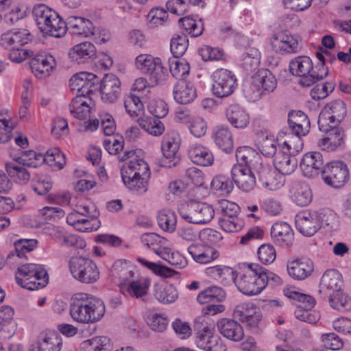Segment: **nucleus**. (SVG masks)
Wrapping results in <instances>:
<instances>
[{
  "instance_id": "39",
  "label": "nucleus",
  "mask_w": 351,
  "mask_h": 351,
  "mask_svg": "<svg viewBox=\"0 0 351 351\" xmlns=\"http://www.w3.org/2000/svg\"><path fill=\"white\" fill-rule=\"evenodd\" d=\"M136 274L134 266L123 259L116 261L110 269V276L119 279L121 283H126Z\"/></svg>"
},
{
  "instance_id": "64",
  "label": "nucleus",
  "mask_w": 351,
  "mask_h": 351,
  "mask_svg": "<svg viewBox=\"0 0 351 351\" xmlns=\"http://www.w3.org/2000/svg\"><path fill=\"white\" fill-rule=\"evenodd\" d=\"M302 135H297L293 133L287 134V138L283 142L282 149L291 155L299 153L303 147V141L301 138Z\"/></svg>"
},
{
  "instance_id": "60",
  "label": "nucleus",
  "mask_w": 351,
  "mask_h": 351,
  "mask_svg": "<svg viewBox=\"0 0 351 351\" xmlns=\"http://www.w3.org/2000/svg\"><path fill=\"white\" fill-rule=\"evenodd\" d=\"M233 181L224 175H218L213 178L211 188L222 195H226L233 190Z\"/></svg>"
},
{
  "instance_id": "62",
  "label": "nucleus",
  "mask_w": 351,
  "mask_h": 351,
  "mask_svg": "<svg viewBox=\"0 0 351 351\" xmlns=\"http://www.w3.org/2000/svg\"><path fill=\"white\" fill-rule=\"evenodd\" d=\"M49 21V29L46 32V35L60 38L64 36L66 32V22L64 21L59 14L55 12V17Z\"/></svg>"
},
{
  "instance_id": "51",
  "label": "nucleus",
  "mask_w": 351,
  "mask_h": 351,
  "mask_svg": "<svg viewBox=\"0 0 351 351\" xmlns=\"http://www.w3.org/2000/svg\"><path fill=\"white\" fill-rule=\"evenodd\" d=\"M329 302L332 308L345 312L351 309V298L343 291H334L330 295Z\"/></svg>"
},
{
  "instance_id": "44",
  "label": "nucleus",
  "mask_w": 351,
  "mask_h": 351,
  "mask_svg": "<svg viewBox=\"0 0 351 351\" xmlns=\"http://www.w3.org/2000/svg\"><path fill=\"white\" fill-rule=\"evenodd\" d=\"M62 346L61 336L52 332L47 335L40 340L36 347L32 348L29 351H60Z\"/></svg>"
},
{
  "instance_id": "20",
  "label": "nucleus",
  "mask_w": 351,
  "mask_h": 351,
  "mask_svg": "<svg viewBox=\"0 0 351 351\" xmlns=\"http://www.w3.org/2000/svg\"><path fill=\"white\" fill-rule=\"evenodd\" d=\"M180 147V138L178 134L172 133L166 136L162 143L163 154L162 165L172 167L176 165V154Z\"/></svg>"
},
{
  "instance_id": "31",
  "label": "nucleus",
  "mask_w": 351,
  "mask_h": 351,
  "mask_svg": "<svg viewBox=\"0 0 351 351\" xmlns=\"http://www.w3.org/2000/svg\"><path fill=\"white\" fill-rule=\"evenodd\" d=\"M289 193L293 202L298 206H306L311 202V191L305 182L297 180L291 182Z\"/></svg>"
},
{
  "instance_id": "61",
  "label": "nucleus",
  "mask_w": 351,
  "mask_h": 351,
  "mask_svg": "<svg viewBox=\"0 0 351 351\" xmlns=\"http://www.w3.org/2000/svg\"><path fill=\"white\" fill-rule=\"evenodd\" d=\"M137 261L142 265L151 270L154 274L162 278L171 277L174 271L165 265L147 261V259L138 257Z\"/></svg>"
},
{
  "instance_id": "59",
  "label": "nucleus",
  "mask_w": 351,
  "mask_h": 351,
  "mask_svg": "<svg viewBox=\"0 0 351 351\" xmlns=\"http://www.w3.org/2000/svg\"><path fill=\"white\" fill-rule=\"evenodd\" d=\"M140 125L145 131L153 136L161 135L165 131L163 123L156 117H149L142 119Z\"/></svg>"
},
{
  "instance_id": "12",
  "label": "nucleus",
  "mask_w": 351,
  "mask_h": 351,
  "mask_svg": "<svg viewBox=\"0 0 351 351\" xmlns=\"http://www.w3.org/2000/svg\"><path fill=\"white\" fill-rule=\"evenodd\" d=\"M212 91L219 98L231 95L237 87V79L230 71L225 69H217L212 75Z\"/></svg>"
},
{
  "instance_id": "55",
  "label": "nucleus",
  "mask_w": 351,
  "mask_h": 351,
  "mask_svg": "<svg viewBox=\"0 0 351 351\" xmlns=\"http://www.w3.org/2000/svg\"><path fill=\"white\" fill-rule=\"evenodd\" d=\"M124 106L126 112L132 117L140 116L144 110L143 104L140 99V96L130 94L124 98Z\"/></svg>"
},
{
  "instance_id": "54",
  "label": "nucleus",
  "mask_w": 351,
  "mask_h": 351,
  "mask_svg": "<svg viewBox=\"0 0 351 351\" xmlns=\"http://www.w3.org/2000/svg\"><path fill=\"white\" fill-rule=\"evenodd\" d=\"M169 67L172 75L180 80L183 79L182 77L188 75L190 71V66L188 62L184 59L176 57L169 59Z\"/></svg>"
},
{
  "instance_id": "9",
  "label": "nucleus",
  "mask_w": 351,
  "mask_h": 351,
  "mask_svg": "<svg viewBox=\"0 0 351 351\" xmlns=\"http://www.w3.org/2000/svg\"><path fill=\"white\" fill-rule=\"evenodd\" d=\"M134 65L139 72L148 75L150 80L155 84L166 79L167 69L163 66L161 59L158 57L148 53L139 54L136 57Z\"/></svg>"
},
{
  "instance_id": "15",
  "label": "nucleus",
  "mask_w": 351,
  "mask_h": 351,
  "mask_svg": "<svg viewBox=\"0 0 351 351\" xmlns=\"http://www.w3.org/2000/svg\"><path fill=\"white\" fill-rule=\"evenodd\" d=\"M256 172L243 164H235L231 169L232 180L236 186L245 192L251 191L256 183Z\"/></svg>"
},
{
  "instance_id": "52",
  "label": "nucleus",
  "mask_w": 351,
  "mask_h": 351,
  "mask_svg": "<svg viewBox=\"0 0 351 351\" xmlns=\"http://www.w3.org/2000/svg\"><path fill=\"white\" fill-rule=\"evenodd\" d=\"M261 54L256 48H248L241 57L242 66L247 71H255L261 63Z\"/></svg>"
},
{
  "instance_id": "38",
  "label": "nucleus",
  "mask_w": 351,
  "mask_h": 351,
  "mask_svg": "<svg viewBox=\"0 0 351 351\" xmlns=\"http://www.w3.org/2000/svg\"><path fill=\"white\" fill-rule=\"evenodd\" d=\"M70 58L78 64L84 63L96 56V48L90 42H83L75 45L69 51Z\"/></svg>"
},
{
  "instance_id": "63",
  "label": "nucleus",
  "mask_w": 351,
  "mask_h": 351,
  "mask_svg": "<svg viewBox=\"0 0 351 351\" xmlns=\"http://www.w3.org/2000/svg\"><path fill=\"white\" fill-rule=\"evenodd\" d=\"M188 128L191 134L197 138L204 136L208 129L206 121L201 117H193L188 121Z\"/></svg>"
},
{
  "instance_id": "25",
  "label": "nucleus",
  "mask_w": 351,
  "mask_h": 351,
  "mask_svg": "<svg viewBox=\"0 0 351 351\" xmlns=\"http://www.w3.org/2000/svg\"><path fill=\"white\" fill-rule=\"evenodd\" d=\"M173 94L176 101L180 104H190L197 97V91L193 84L184 79H180L176 82Z\"/></svg>"
},
{
  "instance_id": "14",
  "label": "nucleus",
  "mask_w": 351,
  "mask_h": 351,
  "mask_svg": "<svg viewBox=\"0 0 351 351\" xmlns=\"http://www.w3.org/2000/svg\"><path fill=\"white\" fill-rule=\"evenodd\" d=\"M318 210H305L295 215L296 229L305 237L313 236L321 228V217Z\"/></svg>"
},
{
  "instance_id": "41",
  "label": "nucleus",
  "mask_w": 351,
  "mask_h": 351,
  "mask_svg": "<svg viewBox=\"0 0 351 351\" xmlns=\"http://www.w3.org/2000/svg\"><path fill=\"white\" fill-rule=\"evenodd\" d=\"M212 137L217 146L222 151L229 153L232 150V136L228 127L223 125L217 127Z\"/></svg>"
},
{
  "instance_id": "45",
  "label": "nucleus",
  "mask_w": 351,
  "mask_h": 351,
  "mask_svg": "<svg viewBox=\"0 0 351 351\" xmlns=\"http://www.w3.org/2000/svg\"><path fill=\"white\" fill-rule=\"evenodd\" d=\"M141 242L159 256L160 252L165 250L167 244V240L165 238L153 232L143 234Z\"/></svg>"
},
{
  "instance_id": "35",
  "label": "nucleus",
  "mask_w": 351,
  "mask_h": 351,
  "mask_svg": "<svg viewBox=\"0 0 351 351\" xmlns=\"http://www.w3.org/2000/svg\"><path fill=\"white\" fill-rule=\"evenodd\" d=\"M273 162L276 169L283 176L292 173L298 165L296 159L282 149L274 157Z\"/></svg>"
},
{
  "instance_id": "16",
  "label": "nucleus",
  "mask_w": 351,
  "mask_h": 351,
  "mask_svg": "<svg viewBox=\"0 0 351 351\" xmlns=\"http://www.w3.org/2000/svg\"><path fill=\"white\" fill-rule=\"evenodd\" d=\"M254 171L263 187L269 191H276L285 184L284 176L267 165L262 162Z\"/></svg>"
},
{
  "instance_id": "13",
  "label": "nucleus",
  "mask_w": 351,
  "mask_h": 351,
  "mask_svg": "<svg viewBox=\"0 0 351 351\" xmlns=\"http://www.w3.org/2000/svg\"><path fill=\"white\" fill-rule=\"evenodd\" d=\"M322 178L327 185L336 189L341 188L349 180L348 167L341 161L332 162L322 169Z\"/></svg>"
},
{
  "instance_id": "8",
  "label": "nucleus",
  "mask_w": 351,
  "mask_h": 351,
  "mask_svg": "<svg viewBox=\"0 0 351 351\" xmlns=\"http://www.w3.org/2000/svg\"><path fill=\"white\" fill-rule=\"evenodd\" d=\"M69 266L72 276L82 283H94L99 278L97 266L90 258L73 256L69 261Z\"/></svg>"
},
{
  "instance_id": "6",
  "label": "nucleus",
  "mask_w": 351,
  "mask_h": 351,
  "mask_svg": "<svg viewBox=\"0 0 351 351\" xmlns=\"http://www.w3.org/2000/svg\"><path fill=\"white\" fill-rule=\"evenodd\" d=\"M196 332L195 343L197 347L204 351H226L220 337L215 332L214 327L205 322L204 317H198L194 326Z\"/></svg>"
},
{
  "instance_id": "48",
  "label": "nucleus",
  "mask_w": 351,
  "mask_h": 351,
  "mask_svg": "<svg viewBox=\"0 0 351 351\" xmlns=\"http://www.w3.org/2000/svg\"><path fill=\"white\" fill-rule=\"evenodd\" d=\"M321 112L341 122L347 114V107L342 100L336 99L328 103Z\"/></svg>"
},
{
  "instance_id": "17",
  "label": "nucleus",
  "mask_w": 351,
  "mask_h": 351,
  "mask_svg": "<svg viewBox=\"0 0 351 351\" xmlns=\"http://www.w3.org/2000/svg\"><path fill=\"white\" fill-rule=\"evenodd\" d=\"M272 49L279 54L296 53L300 51L301 46L295 36L279 32L271 38Z\"/></svg>"
},
{
  "instance_id": "49",
  "label": "nucleus",
  "mask_w": 351,
  "mask_h": 351,
  "mask_svg": "<svg viewBox=\"0 0 351 351\" xmlns=\"http://www.w3.org/2000/svg\"><path fill=\"white\" fill-rule=\"evenodd\" d=\"M226 298V292L221 288L212 286L201 291L197 296V300L200 304L212 302H221Z\"/></svg>"
},
{
  "instance_id": "22",
  "label": "nucleus",
  "mask_w": 351,
  "mask_h": 351,
  "mask_svg": "<svg viewBox=\"0 0 351 351\" xmlns=\"http://www.w3.org/2000/svg\"><path fill=\"white\" fill-rule=\"evenodd\" d=\"M56 65L53 56L47 53L38 54L29 62L32 73L38 78L49 75Z\"/></svg>"
},
{
  "instance_id": "7",
  "label": "nucleus",
  "mask_w": 351,
  "mask_h": 351,
  "mask_svg": "<svg viewBox=\"0 0 351 351\" xmlns=\"http://www.w3.org/2000/svg\"><path fill=\"white\" fill-rule=\"evenodd\" d=\"M339 121L320 112L318 126L320 131L328 133V136L322 139L319 145L324 150L332 151L339 147L343 139V131L339 126Z\"/></svg>"
},
{
  "instance_id": "29",
  "label": "nucleus",
  "mask_w": 351,
  "mask_h": 351,
  "mask_svg": "<svg viewBox=\"0 0 351 351\" xmlns=\"http://www.w3.org/2000/svg\"><path fill=\"white\" fill-rule=\"evenodd\" d=\"M271 237L276 244L288 246L293 240V231L287 222L278 221L271 226Z\"/></svg>"
},
{
  "instance_id": "34",
  "label": "nucleus",
  "mask_w": 351,
  "mask_h": 351,
  "mask_svg": "<svg viewBox=\"0 0 351 351\" xmlns=\"http://www.w3.org/2000/svg\"><path fill=\"white\" fill-rule=\"evenodd\" d=\"M226 117L229 123L236 128H245L250 123L248 113L238 104L230 105L226 110Z\"/></svg>"
},
{
  "instance_id": "46",
  "label": "nucleus",
  "mask_w": 351,
  "mask_h": 351,
  "mask_svg": "<svg viewBox=\"0 0 351 351\" xmlns=\"http://www.w3.org/2000/svg\"><path fill=\"white\" fill-rule=\"evenodd\" d=\"M255 82L259 84L263 93L273 92L277 86V80L273 73L268 69H262L254 75Z\"/></svg>"
},
{
  "instance_id": "43",
  "label": "nucleus",
  "mask_w": 351,
  "mask_h": 351,
  "mask_svg": "<svg viewBox=\"0 0 351 351\" xmlns=\"http://www.w3.org/2000/svg\"><path fill=\"white\" fill-rule=\"evenodd\" d=\"M154 292L156 299L165 304L173 303L178 298V291L171 284L156 285Z\"/></svg>"
},
{
  "instance_id": "28",
  "label": "nucleus",
  "mask_w": 351,
  "mask_h": 351,
  "mask_svg": "<svg viewBox=\"0 0 351 351\" xmlns=\"http://www.w3.org/2000/svg\"><path fill=\"white\" fill-rule=\"evenodd\" d=\"M217 326L224 337L233 341H239L244 337L241 325L234 319H221L217 322Z\"/></svg>"
},
{
  "instance_id": "33",
  "label": "nucleus",
  "mask_w": 351,
  "mask_h": 351,
  "mask_svg": "<svg viewBox=\"0 0 351 351\" xmlns=\"http://www.w3.org/2000/svg\"><path fill=\"white\" fill-rule=\"evenodd\" d=\"M289 129L291 133L306 135L310 130V121L306 114L302 111H292L289 114Z\"/></svg>"
},
{
  "instance_id": "10",
  "label": "nucleus",
  "mask_w": 351,
  "mask_h": 351,
  "mask_svg": "<svg viewBox=\"0 0 351 351\" xmlns=\"http://www.w3.org/2000/svg\"><path fill=\"white\" fill-rule=\"evenodd\" d=\"M182 219L195 224H206L215 216V210L209 204L197 201H190L180 209Z\"/></svg>"
},
{
  "instance_id": "27",
  "label": "nucleus",
  "mask_w": 351,
  "mask_h": 351,
  "mask_svg": "<svg viewBox=\"0 0 351 351\" xmlns=\"http://www.w3.org/2000/svg\"><path fill=\"white\" fill-rule=\"evenodd\" d=\"M29 33L25 29H12L3 33L0 45L5 49L22 47L28 43Z\"/></svg>"
},
{
  "instance_id": "30",
  "label": "nucleus",
  "mask_w": 351,
  "mask_h": 351,
  "mask_svg": "<svg viewBox=\"0 0 351 351\" xmlns=\"http://www.w3.org/2000/svg\"><path fill=\"white\" fill-rule=\"evenodd\" d=\"M26 154L23 153L21 156L14 158L15 162H8L6 164V171L8 175L17 183L20 184H27L30 179V173L26 169L25 164L21 158ZM29 167H30L29 166Z\"/></svg>"
},
{
  "instance_id": "58",
  "label": "nucleus",
  "mask_w": 351,
  "mask_h": 351,
  "mask_svg": "<svg viewBox=\"0 0 351 351\" xmlns=\"http://www.w3.org/2000/svg\"><path fill=\"white\" fill-rule=\"evenodd\" d=\"M259 151L267 157H274L277 154V141L272 136L262 134L257 143Z\"/></svg>"
},
{
  "instance_id": "4",
  "label": "nucleus",
  "mask_w": 351,
  "mask_h": 351,
  "mask_svg": "<svg viewBox=\"0 0 351 351\" xmlns=\"http://www.w3.org/2000/svg\"><path fill=\"white\" fill-rule=\"evenodd\" d=\"M243 271L235 273L233 282L237 289L247 295L259 294L265 289V278L259 277L261 266L256 263L245 265Z\"/></svg>"
},
{
  "instance_id": "26",
  "label": "nucleus",
  "mask_w": 351,
  "mask_h": 351,
  "mask_svg": "<svg viewBox=\"0 0 351 351\" xmlns=\"http://www.w3.org/2000/svg\"><path fill=\"white\" fill-rule=\"evenodd\" d=\"M287 269L293 279L302 280L312 274L313 264L309 259L297 258L287 263Z\"/></svg>"
},
{
  "instance_id": "36",
  "label": "nucleus",
  "mask_w": 351,
  "mask_h": 351,
  "mask_svg": "<svg viewBox=\"0 0 351 351\" xmlns=\"http://www.w3.org/2000/svg\"><path fill=\"white\" fill-rule=\"evenodd\" d=\"M237 164L255 170L263 162L258 153L250 147L243 146L239 147L235 154Z\"/></svg>"
},
{
  "instance_id": "1",
  "label": "nucleus",
  "mask_w": 351,
  "mask_h": 351,
  "mask_svg": "<svg viewBox=\"0 0 351 351\" xmlns=\"http://www.w3.org/2000/svg\"><path fill=\"white\" fill-rule=\"evenodd\" d=\"M105 313L104 302L93 295L80 293L70 306L72 319L81 324L98 322Z\"/></svg>"
},
{
  "instance_id": "19",
  "label": "nucleus",
  "mask_w": 351,
  "mask_h": 351,
  "mask_svg": "<svg viewBox=\"0 0 351 351\" xmlns=\"http://www.w3.org/2000/svg\"><path fill=\"white\" fill-rule=\"evenodd\" d=\"M66 30L72 35L87 38L95 34V26L91 21L84 17L70 16L66 21Z\"/></svg>"
},
{
  "instance_id": "23",
  "label": "nucleus",
  "mask_w": 351,
  "mask_h": 351,
  "mask_svg": "<svg viewBox=\"0 0 351 351\" xmlns=\"http://www.w3.org/2000/svg\"><path fill=\"white\" fill-rule=\"evenodd\" d=\"M120 85L121 82L115 75L106 74L100 85L101 99L106 102H114L120 94Z\"/></svg>"
},
{
  "instance_id": "32",
  "label": "nucleus",
  "mask_w": 351,
  "mask_h": 351,
  "mask_svg": "<svg viewBox=\"0 0 351 351\" xmlns=\"http://www.w3.org/2000/svg\"><path fill=\"white\" fill-rule=\"evenodd\" d=\"M188 155L191 160L198 165L208 167L212 165L214 162L211 151L202 145H191L188 149Z\"/></svg>"
},
{
  "instance_id": "37",
  "label": "nucleus",
  "mask_w": 351,
  "mask_h": 351,
  "mask_svg": "<svg viewBox=\"0 0 351 351\" xmlns=\"http://www.w3.org/2000/svg\"><path fill=\"white\" fill-rule=\"evenodd\" d=\"M188 252L195 262L201 264L208 263L219 256L218 252L214 248L198 244L191 245Z\"/></svg>"
},
{
  "instance_id": "57",
  "label": "nucleus",
  "mask_w": 351,
  "mask_h": 351,
  "mask_svg": "<svg viewBox=\"0 0 351 351\" xmlns=\"http://www.w3.org/2000/svg\"><path fill=\"white\" fill-rule=\"evenodd\" d=\"M157 219L159 226L165 231L173 232L176 229L177 219L173 210L169 209L160 210Z\"/></svg>"
},
{
  "instance_id": "40",
  "label": "nucleus",
  "mask_w": 351,
  "mask_h": 351,
  "mask_svg": "<svg viewBox=\"0 0 351 351\" xmlns=\"http://www.w3.org/2000/svg\"><path fill=\"white\" fill-rule=\"evenodd\" d=\"M340 273L336 269L326 271L321 278L319 291L328 293L330 291H339L342 286Z\"/></svg>"
},
{
  "instance_id": "53",
  "label": "nucleus",
  "mask_w": 351,
  "mask_h": 351,
  "mask_svg": "<svg viewBox=\"0 0 351 351\" xmlns=\"http://www.w3.org/2000/svg\"><path fill=\"white\" fill-rule=\"evenodd\" d=\"M160 257L177 269H182L188 264L186 258L182 254L167 247L160 252Z\"/></svg>"
},
{
  "instance_id": "50",
  "label": "nucleus",
  "mask_w": 351,
  "mask_h": 351,
  "mask_svg": "<svg viewBox=\"0 0 351 351\" xmlns=\"http://www.w3.org/2000/svg\"><path fill=\"white\" fill-rule=\"evenodd\" d=\"M207 273L214 279L226 285L234 280L236 272L230 267L217 265L208 268Z\"/></svg>"
},
{
  "instance_id": "5",
  "label": "nucleus",
  "mask_w": 351,
  "mask_h": 351,
  "mask_svg": "<svg viewBox=\"0 0 351 351\" xmlns=\"http://www.w3.org/2000/svg\"><path fill=\"white\" fill-rule=\"evenodd\" d=\"M15 278L19 286L31 291L44 288L49 281L47 272L43 265L34 263L19 267Z\"/></svg>"
},
{
  "instance_id": "42",
  "label": "nucleus",
  "mask_w": 351,
  "mask_h": 351,
  "mask_svg": "<svg viewBox=\"0 0 351 351\" xmlns=\"http://www.w3.org/2000/svg\"><path fill=\"white\" fill-rule=\"evenodd\" d=\"M90 99L84 95H77L69 105L71 114L78 119H86L90 112Z\"/></svg>"
},
{
  "instance_id": "24",
  "label": "nucleus",
  "mask_w": 351,
  "mask_h": 351,
  "mask_svg": "<svg viewBox=\"0 0 351 351\" xmlns=\"http://www.w3.org/2000/svg\"><path fill=\"white\" fill-rule=\"evenodd\" d=\"M324 167L323 156L318 152L306 153L300 162L301 170L304 176L308 178L317 176L319 171Z\"/></svg>"
},
{
  "instance_id": "21",
  "label": "nucleus",
  "mask_w": 351,
  "mask_h": 351,
  "mask_svg": "<svg viewBox=\"0 0 351 351\" xmlns=\"http://www.w3.org/2000/svg\"><path fill=\"white\" fill-rule=\"evenodd\" d=\"M97 82V77L88 72H80L73 75L69 80V86L72 91L84 95L93 91L94 85Z\"/></svg>"
},
{
  "instance_id": "47",
  "label": "nucleus",
  "mask_w": 351,
  "mask_h": 351,
  "mask_svg": "<svg viewBox=\"0 0 351 351\" xmlns=\"http://www.w3.org/2000/svg\"><path fill=\"white\" fill-rule=\"evenodd\" d=\"M285 295L295 301V309H312L315 304V300L310 295L290 289L285 290Z\"/></svg>"
},
{
  "instance_id": "18",
  "label": "nucleus",
  "mask_w": 351,
  "mask_h": 351,
  "mask_svg": "<svg viewBox=\"0 0 351 351\" xmlns=\"http://www.w3.org/2000/svg\"><path fill=\"white\" fill-rule=\"evenodd\" d=\"M151 281L148 278L136 274L126 283H121V291L127 295L137 299L143 298L148 292Z\"/></svg>"
},
{
  "instance_id": "11",
  "label": "nucleus",
  "mask_w": 351,
  "mask_h": 351,
  "mask_svg": "<svg viewBox=\"0 0 351 351\" xmlns=\"http://www.w3.org/2000/svg\"><path fill=\"white\" fill-rule=\"evenodd\" d=\"M21 160L33 168H37L45 162L51 167L61 169L66 164L64 154L56 147L48 149L45 155L32 150L26 152Z\"/></svg>"
},
{
  "instance_id": "2",
  "label": "nucleus",
  "mask_w": 351,
  "mask_h": 351,
  "mask_svg": "<svg viewBox=\"0 0 351 351\" xmlns=\"http://www.w3.org/2000/svg\"><path fill=\"white\" fill-rule=\"evenodd\" d=\"M124 184L133 192L143 195L148 189L150 170L143 159H133L125 163L121 170Z\"/></svg>"
},
{
  "instance_id": "3",
  "label": "nucleus",
  "mask_w": 351,
  "mask_h": 351,
  "mask_svg": "<svg viewBox=\"0 0 351 351\" xmlns=\"http://www.w3.org/2000/svg\"><path fill=\"white\" fill-rule=\"evenodd\" d=\"M289 70L293 75L300 77V84L310 86L325 77L328 70L323 64H317L315 68L308 56H298L289 63Z\"/></svg>"
},
{
  "instance_id": "56",
  "label": "nucleus",
  "mask_w": 351,
  "mask_h": 351,
  "mask_svg": "<svg viewBox=\"0 0 351 351\" xmlns=\"http://www.w3.org/2000/svg\"><path fill=\"white\" fill-rule=\"evenodd\" d=\"M110 339L104 336L95 337L84 341L80 344L82 351H102L107 350L109 346Z\"/></svg>"
}]
</instances>
